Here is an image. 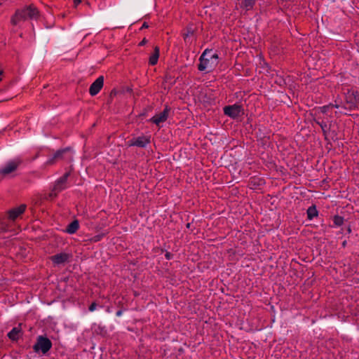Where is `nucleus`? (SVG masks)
<instances>
[{
  "mask_svg": "<svg viewBox=\"0 0 359 359\" xmlns=\"http://www.w3.org/2000/svg\"><path fill=\"white\" fill-rule=\"evenodd\" d=\"M74 151L70 147H65L64 149H58L53 155V157H63L64 156H67V157H71L74 155Z\"/></svg>",
  "mask_w": 359,
  "mask_h": 359,
  "instance_id": "2eb2a0df",
  "label": "nucleus"
},
{
  "mask_svg": "<svg viewBox=\"0 0 359 359\" xmlns=\"http://www.w3.org/2000/svg\"><path fill=\"white\" fill-rule=\"evenodd\" d=\"M13 359H17V358H13Z\"/></svg>",
  "mask_w": 359,
  "mask_h": 359,
  "instance_id": "ea45409f",
  "label": "nucleus"
},
{
  "mask_svg": "<svg viewBox=\"0 0 359 359\" xmlns=\"http://www.w3.org/2000/svg\"><path fill=\"white\" fill-rule=\"evenodd\" d=\"M346 241H344L342 243V246H343V247H346Z\"/></svg>",
  "mask_w": 359,
  "mask_h": 359,
  "instance_id": "72a5a7b5",
  "label": "nucleus"
},
{
  "mask_svg": "<svg viewBox=\"0 0 359 359\" xmlns=\"http://www.w3.org/2000/svg\"><path fill=\"white\" fill-rule=\"evenodd\" d=\"M148 27H149L148 24L147 22H144L140 29H146V28H148Z\"/></svg>",
  "mask_w": 359,
  "mask_h": 359,
  "instance_id": "cd10ccee",
  "label": "nucleus"
},
{
  "mask_svg": "<svg viewBox=\"0 0 359 359\" xmlns=\"http://www.w3.org/2000/svg\"><path fill=\"white\" fill-rule=\"evenodd\" d=\"M96 307H97V304L95 302H93L90 306H89V311H93L96 309Z\"/></svg>",
  "mask_w": 359,
  "mask_h": 359,
  "instance_id": "393cba45",
  "label": "nucleus"
},
{
  "mask_svg": "<svg viewBox=\"0 0 359 359\" xmlns=\"http://www.w3.org/2000/svg\"><path fill=\"white\" fill-rule=\"evenodd\" d=\"M53 346V343L46 336L39 335L36 338V341L33 346V350L36 353H41L43 355H47Z\"/></svg>",
  "mask_w": 359,
  "mask_h": 359,
  "instance_id": "20e7f679",
  "label": "nucleus"
},
{
  "mask_svg": "<svg viewBox=\"0 0 359 359\" xmlns=\"http://www.w3.org/2000/svg\"><path fill=\"white\" fill-rule=\"evenodd\" d=\"M159 57V48L158 46L154 48L153 54L149 57V64L151 65H155L158 62Z\"/></svg>",
  "mask_w": 359,
  "mask_h": 359,
  "instance_id": "a211bd4d",
  "label": "nucleus"
},
{
  "mask_svg": "<svg viewBox=\"0 0 359 359\" xmlns=\"http://www.w3.org/2000/svg\"><path fill=\"white\" fill-rule=\"evenodd\" d=\"M217 160V158H214V160L212 161V163H214L215 165L222 166V165L220 163V162Z\"/></svg>",
  "mask_w": 359,
  "mask_h": 359,
  "instance_id": "bb28decb",
  "label": "nucleus"
},
{
  "mask_svg": "<svg viewBox=\"0 0 359 359\" xmlns=\"http://www.w3.org/2000/svg\"><path fill=\"white\" fill-rule=\"evenodd\" d=\"M173 256H174L173 254H172L170 252H166L165 254V257L166 259H168V260L172 259Z\"/></svg>",
  "mask_w": 359,
  "mask_h": 359,
  "instance_id": "a878e982",
  "label": "nucleus"
},
{
  "mask_svg": "<svg viewBox=\"0 0 359 359\" xmlns=\"http://www.w3.org/2000/svg\"><path fill=\"white\" fill-rule=\"evenodd\" d=\"M219 63V55L211 49H205L199 57L198 69L209 73L212 72Z\"/></svg>",
  "mask_w": 359,
  "mask_h": 359,
  "instance_id": "f03ea898",
  "label": "nucleus"
},
{
  "mask_svg": "<svg viewBox=\"0 0 359 359\" xmlns=\"http://www.w3.org/2000/svg\"><path fill=\"white\" fill-rule=\"evenodd\" d=\"M19 165V162L14 161H9L8 163L1 170V173L4 175H8L15 170Z\"/></svg>",
  "mask_w": 359,
  "mask_h": 359,
  "instance_id": "4468645a",
  "label": "nucleus"
},
{
  "mask_svg": "<svg viewBox=\"0 0 359 359\" xmlns=\"http://www.w3.org/2000/svg\"><path fill=\"white\" fill-rule=\"evenodd\" d=\"M186 226H187V228H190L191 224L190 223H187Z\"/></svg>",
  "mask_w": 359,
  "mask_h": 359,
  "instance_id": "c9c22d12",
  "label": "nucleus"
},
{
  "mask_svg": "<svg viewBox=\"0 0 359 359\" xmlns=\"http://www.w3.org/2000/svg\"><path fill=\"white\" fill-rule=\"evenodd\" d=\"M307 218L309 219H312L313 217H317L318 215V211L316 209L315 205L310 206L307 210Z\"/></svg>",
  "mask_w": 359,
  "mask_h": 359,
  "instance_id": "6ab92c4d",
  "label": "nucleus"
},
{
  "mask_svg": "<svg viewBox=\"0 0 359 359\" xmlns=\"http://www.w3.org/2000/svg\"><path fill=\"white\" fill-rule=\"evenodd\" d=\"M74 2L76 5H78L81 2V0H74Z\"/></svg>",
  "mask_w": 359,
  "mask_h": 359,
  "instance_id": "2f4dec72",
  "label": "nucleus"
},
{
  "mask_svg": "<svg viewBox=\"0 0 359 359\" xmlns=\"http://www.w3.org/2000/svg\"><path fill=\"white\" fill-rule=\"evenodd\" d=\"M318 124L320 126L323 135H325V138H327L328 135V131H331V128L334 126V124L330 123L329 125L327 124V123L322 121V122H318Z\"/></svg>",
  "mask_w": 359,
  "mask_h": 359,
  "instance_id": "f3484780",
  "label": "nucleus"
},
{
  "mask_svg": "<svg viewBox=\"0 0 359 359\" xmlns=\"http://www.w3.org/2000/svg\"><path fill=\"white\" fill-rule=\"evenodd\" d=\"M327 107H328L327 106H324V107H323V108H324V109H326V108H327Z\"/></svg>",
  "mask_w": 359,
  "mask_h": 359,
  "instance_id": "4c0bfd02",
  "label": "nucleus"
},
{
  "mask_svg": "<svg viewBox=\"0 0 359 359\" xmlns=\"http://www.w3.org/2000/svg\"><path fill=\"white\" fill-rule=\"evenodd\" d=\"M26 209V205L22 204L20 206L13 208L8 212V218L15 220L18 216L22 214Z\"/></svg>",
  "mask_w": 359,
  "mask_h": 359,
  "instance_id": "ddd939ff",
  "label": "nucleus"
},
{
  "mask_svg": "<svg viewBox=\"0 0 359 359\" xmlns=\"http://www.w3.org/2000/svg\"><path fill=\"white\" fill-rule=\"evenodd\" d=\"M109 163H111L112 164H116V161H109Z\"/></svg>",
  "mask_w": 359,
  "mask_h": 359,
  "instance_id": "f704fd0d",
  "label": "nucleus"
},
{
  "mask_svg": "<svg viewBox=\"0 0 359 359\" xmlns=\"http://www.w3.org/2000/svg\"><path fill=\"white\" fill-rule=\"evenodd\" d=\"M346 233H348V234L351 233V226H350V225H348V226L346 227Z\"/></svg>",
  "mask_w": 359,
  "mask_h": 359,
  "instance_id": "c85d7f7f",
  "label": "nucleus"
},
{
  "mask_svg": "<svg viewBox=\"0 0 359 359\" xmlns=\"http://www.w3.org/2000/svg\"><path fill=\"white\" fill-rule=\"evenodd\" d=\"M265 184V180L259 177H251L248 182V187L250 189H258Z\"/></svg>",
  "mask_w": 359,
  "mask_h": 359,
  "instance_id": "9d476101",
  "label": "nucleus"
},
{
  "mask_svg": "<svg viewBox=\"0 0 359 359\" xmlns=\"http://www.w3.org/2000/svg\"><path fill=\"white\" fill-rule=\"evenodd\" d=\"M344 219L341 216L337 215L333 217V222H334V225L337 226H342L344 224Z\"/></svg>",
  "mask_w": 359,
  "mask_h": 359,
  "instance_id": "aec40b11",
  "label": "nucleus"
},
{
  "mask_svg": "<svg viewBox=\"0 0 359 359\" xmlns=\"http://www.w3.org/2000/svg\"><path fill=\"white\" fill-rule=\"evenodd\" d=\"M55 158H52L50 161H48V163H49V164H53V163H54V162H55Z\"/></svg>",
  "mask_w": 359,
  "mask_h": 359,
  "instance_id": "473e14b6",
  "label": "nucleus"
},
{
  "mask_svg": "<svg viewBox=\"0 0 359 359\" xmlns=\"http://www.w3.org/2000/svg\"><path fill=\"white\" fill-rule=\"evenodd\" d=\"M147 43V40L145 39H144L140 43V46H143L144 44H146Z\"/></svg>",
  "mask_w": 359,
  "mask_h": 359,
  "instance_id": "c756f323",
  "label": "nucleus"
},
{
  "mask_svg": "<svg viewBox=\"0 0 359 359\" xmlns=\"http://www.w3.org/2000/svg\"><path fill=\"white\" fill-rule=\"evenodd\" d=\"M105 234L106 233H102L95 235L90 238V241L93 242V243L98 242L105 236Z\"/></svg>",
  "mask_w": 359,
  "mask_h": 359,
  "instance_id": "4be33fe9",
  "label": "nucleus"
},
{
  "mask_svg": "<svg viewBox=\"0 0 359 359\" xmlns=\"http://www.w3.org/2000/svg\"><path fill=\"white\" fill-rule=\"evenodd\" d=\"M104 84V76H100L90 86L89 93L92 96L96 95L102 89Z\"/></svg>",
  "mask_w": 359,
  "mask_h": 359,
  "instance_id": "1a4fd4ad",
  "label": "nucleus"
},
{
  "mask_svg": "<svg viewBox=\"0 0 359 359\" xmlns=\"http://www.w3.org/2000/svg\"><path fill=\"white\" fill-rule=\"evenodd\" d=\"M224 114L233 118L236 119L244 114V109L242 106L236 103L232 105H227L223 108Z\"/></svg>",
  "mask_w": 359,
  "mask_h": 359,
  "instance_id": "423d86ee",
  "label": "nucleus"
},
{
  "mask_svg": "<svg viewBox=\"0 0 359 359\" xmlns=\"http://www.w3.org/2000/svg\"><path fill=\"white\" fill-rule=\"evenodd\" d=\"M3 74V70L0 69V75ZM1 81V78H0V81Z\"/></svg>",
  "mask_w": 359,
  "mask_h": 359,
  "instance_id": "e433bc0d",
  "label": "nucleus"
},
{
  "mask_svg": "<svg viewBox=\"0 0 359 359\" xmlns=\"http://www.w3.org/2000/svg\"><path fill=\"white\" fill-rule=\"evenodd\" d=\"M337 137V133L335 130L334 129V126L331 128V131H328L327 138L330 137L331 139H334Z\"/></svg>",
  "mask_w": 359,
  "mask_h": 359,
  "instance_id": "b1692460",
  "label": "nucleus"
},
{
  "mask_svg": "<svg viewBox=\"0 0 359 359\" xmlns=\"http://www.w3.org/2000/svg\"><path fill=\"white\" fill-rule=\"evenodd\" d=\"M71 257L72 255L65 252H61L53 255L50 257V259L55 264H61L69 262Z\"/></svg>",
  "mask_w": 359,
  "mask_h": 359,
  "instance_id": "9b49d317",
  "label": "nucleus"
},
{
  "mask_svg": "<svg viewBox=\"0 0 359 359\" xmlns=\"http://www.w3.org/2000/svg\"><path fill=\"white\" fill-rule=\"evenodd\" d=\"M169 111H170V108L166 106L163 111L154 116L150 119V121L155 123L156 126H158L159 127L160 124L161 123H163L167 120V118L168 117Z\"/></svg>",
  "mask_w": 359,
  "mask_h": 359,
  "instance_id": "6e6552de",
  "label": "nucleus"
},
{
  "mask_svg": "<svg viewBox=\"0 0 359 359\" xmlns=\"http://www.w3.org/2000/svg\"><path fill=\"white\" fill-rule=\"evenodd\" d=\"M8 226L3 221H0V233L7 231Z\"/></svg>",
  "mask_w": 359,
  "mask_h": 359,
  "instance_id": "5701e85b",
  "label": "nucleus"
},
{
  "mask_svg": "<svg viewBox=\"0 0 359 359\" xmlns=\"http://www.w3.org/2000/svg\"><path fill=\"white\" fill-rule=\"evenodd\" d=\"M70 175V171L66 172L62 177H60L54 184L48 198L50 199L55 198L58 193L67 188V180Z\"/></svg>",
  "mask_w": 359,
  "mask_h": 359,
  "instance_id": "39448f33",
  "label": "nucleus"
},
{
  "mask_svg": "<svg viewBox=\"0 0 359 359\" xmlns=\"http://www.w3.org/2000/svg\"><path fill=\"white\" fill-rule=\"evenodd\" d=\"M359 94L353 89H347L344 92L343 98L340 100H335L332 107L341 108L346 111H353L358 108Z\"/></svg>",
  "mask_w": 359,
  "mask_h": 359,
  "instance_id": "f257e3e1",
  "label": "nucleus"
},
{
  "mask_svg": "<svg viewBox=\"0 0 359 359\" xmlns=\"http://www.w3.org/2000/svg\"><path fill=\"white\" fill-rule=\"evenodd\" d=\"M39 13L34 6H29L23 9L18 10L15 15L12 18L11 22L14 25H18L20 20L28 19L36 20L38 18Z\"/></svg>",
  "mask_w": 359,
  "mask_h": 359,
  "instance_id": "7ed1b4c3",
  "label": "nucleus"
},
{
  "mask_svg": "<svg viewBox=\"0 0 359 359\" xmlns=\"http://www.w3.org/2000/svg\"><path fill=\"white\" fill-rule=\"evenodd\" d=\"M129 146L144 148L150 143V136L142 135L140 136H133L128 142Z\"/></svg>",
  "mask_w": 359,
  "mask_h": 359,
  "instance_id": "0eeeda50",
  "label": "nucleus"
},
{
  "mask_svg": "<svg viewBox=\"0 0 359 359\" xmlns=\"http://www.w3.org/2000/svg\"><path fill=\"white\" fill-rule=\"evenodd\" d=\"M341 233H344V229L343 228L341 229Z\"/></svg>",
  "mask_w": 359,
  "mask_h": 359,
  "instance_id": "58836bf2",
  "label": "nucleus"
},
{
  "mask_svg": "<svg viewBox=\"0 0 359 359\" xmlns=\"http://www.w3.org/2000/svg\"><path fill=\"white\" fill-rule=\"evenodd\" d=\"M122 314V310H118L117 312H116V316H121Z\"/></svg>",
  "mask_w": 359,
  "mask_h": 359,
  "instance_id": "7c9ffc66",
  "label": "nucleus"
},
{
  "mask_svg": "<svg viewBox=\"0 0 359 359\" xmlns=\"http://www.w3.org/2000/svg\"><path fill=\"white\" fill-rule=\"evenodd\" d=\"M22 334V330L21 328V324H19L18 327H14L7 334V337L12 341H18Z\"/></svg>",
  "mask_w": 359,
  "mask_h": 359,
  "instance_id": "f8f14e48",
  "label": "nucleus"
},
{
  "mask_svg": "<svg viewBox=\"0 0 359 359\" xmlns=\"http://www.w3.org/2000/svg\"><path fill=\"white\" fill-rule=\"evenodd\" d=\"M79 228V221L77 219H74L67 226L66 232L70 234H73L77 231Z\"/></svg>",
  "mask_w": 359,
  "mask_h": 359,
  "instance_id": "dca6fc26",
  "label": "nucleus"
},
{
  "mask_svg": "<svg viewBox=\"0 0 359 359\" xmlns=\"http://www.w3.org/2000/svg\"><path fill=\"white\" fill-rule=\"evenodd\" d=\"M255 1L256 0H243V4L246 10H250L253 7Z\"/></svg>",
  "mask_w": 359,
  "mask_h": 359,
  "instance_id": "412c9836",
  "label": "nucleus"
}]
</instances>
